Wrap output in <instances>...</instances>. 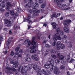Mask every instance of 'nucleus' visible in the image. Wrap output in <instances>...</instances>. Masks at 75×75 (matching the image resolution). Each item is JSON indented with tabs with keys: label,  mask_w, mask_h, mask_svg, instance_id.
I'll return each instance as SVG.
<instances>
[{
	"label": "nucleus",
	"mask_w": 75,
	"mask_h": 75,
	"mask_svg": "<svg viewBox=\"0 0 75 75\" xmlns=\"http://www.w3.org/2000/svg\"><path fill=\"white\" fill-rule=\"evenodd\" d=\"M37 65L35 64H34L33 66V68L34 70H35L37 69Z\"/></svg>",
	"instance_id": "25"
},
{
	"label": "nucleus",
	"mask_w": 75,
	"mask_h": 75,
	"mask_svg": "<svg viewBox=\"0 0 75 75\" xmlns=\"http://www.w3.org/2000/svg\"><path fill=\"white\" fill-rule=\"evenodd\" d=\"M1 6H2L1 7L2 8H4V7H5V5L3 4V5H2Z\"/></svg>",
	"instance_id": "62"
},
{
	"label": "nucleus",
	"mask_w": 75,
	"mask_h": 75,
	"mask_svg": "<svg viewBox=\"0 0 75 75\" xmlns=\"http://www.w3.org/2000/svg\"><path fill=\"white\" fill-rule=\"evenodd\" d=\"M41 73L43 74H45V75H48V74H49V73H47V72H46V71H45V70L44 69L42 70Z\"/></svg>",
	"instance_id": "19"
},
{
	"label": "nucleus",
	"mask_w": 75,
	"mask_h": 75,
	"mask_svg": "<svg viewBox=\"0 0 75 75\" xmlns=\"http://www.w3.org/2000/svg\"><path fill=\"white\" fill-rule=\"evenodd\" d=\"M69 43V42H68V40H66L65 41V43L66 44H68Z\"/></svg>",
	"instance_id": "60"
},
{
	"label": "nucleus",
	"mask_w": 75,
	"mask_h": 75,
	"mask_svg": "<svg viewBox=\"0 0 75 75\" xmlns=\"http://www.w3.org/2000/svg\"><path fill=\"white\" fill-rule=\"evenodd\" d=\"M56 43V42L54 41L52 44V45L53 46H55V44Z\"/></svg>",
	"instance_id": "52"
},
{
	"label": "nucleus",
	"mask_w": 75,
	"mask_h": 75,
	"mask_svg": "<svg viewBox=\"0 0 75 75\" xmlns=\"http://www.w3.org/2000/svg\"><path fill=\"white\" fill-rule=\"evenodd\" d=\"M51 57L53 58H54V59H55V58H57V56L56 55L52 54L51 55Z\"/></svg>",
	"instance_id": "33"
},
{
	"label": "nucleus",
	"mask_w": 75,
	"mask_h": 75,
	"mask_svg": "<svg viewBox=\"0 0 75 75\" xmlns=\"http://www.w3.org/2000/svg\"><path fill=\"white\" fill-rule=\"evenodd\" d=\"M45 47H46V48H50V45L48 44H46L45 45Z\"/></svg>",
	"instance_id": "38"
},
{
	"label": "nucleus",
	"mask_w": 75,
	"mask_h": 75,
	"mask_svg": "<svg viewBox=\"0 0 75 75\" xmlns=\"http://www.w3.org/2000/svg\"><path fill=\"white\" fill-rule=\"evenodd\" d=\"M44 1V0H39V3H40V4H41V3H42Z\"/></svg>",
	"instance_id": "43"
},
{
	"label": "nucleus",
	"mask_w": 75,
	"mask_h": 75,
	"mask_svg": "<svg viewBox=\"0 0 75 75\" xmlns=\"http://www.w3.org/2000/svg\"><path fill=\"white\" fill-rule=\"evenodd\" d=\"M33 0H28V2L29 3H30L32 2Z\"/></svg>",
	"instance_id": "57"
},
{
	"label": "nucleus",
	"mask_w": 75,
	"mask_h": 75,
	"mask_svg": "<svg viewBox=\"0 0 75 75\" xmlns=\"http://www.w3.org/2000/svg\"><path fill=\"white\" fill-rule=\"evenodd\" d=\"M60 48H61L59 46L57 45V50H60Z\"/></svg>",
	"instance_id": "51"
},
{
	"label": "nucleus",
	"mask_w": 75,
	"mask_h": 75,
	"mask_svg": "<svg viewBox=\"0 0 75 75\" xmlns=\"http://www.w3.org/2000/svg\"><path fill=\"white\" fill-rule=\"evenodd\" d=\"M37 47V46H34L33 47H30L31 50H30V52L31 54H34V53H35L36 52V51H37V50L36 48Z\"/></svg>",
	"instance_id": "8"
},
{
	"label": "nucleus",
	"mask_w": 75,
	"mask_h": 75,
	"mask_svg": "<svg viewBox=\"0 0 75 75\" xmlns=\"http://www.w3.org/2000/svg\"><path fill=\"white\" fill-rule=\"evenodd\" d=\"M54 74L56 75H58L59 74V71H58V68L57 67H54Z\"/></svg>",
	"instance_id": "13"
},
{
	"label": "nucleus",
	"mask_w": 75,
	"mask_h": 75,
	"mask_svg": "<svg viewBox=\"0 0 75 75\" xmlns=\"http://www.w3.org/2000/svg\"><path fill=\"white\" fill-rule=\"evenodd\" d=\"M51 67L50 68V70L51 71H52L53 70H54L55 69V68H56L57 67H55L54 65V63H53V64H51Z\"/></svg>",
	"instance_id": "18"
},
{
	"label": "nucleus",
	"mask_w": 75,
	"mask_h": 75,
	"mask_svg": "<svg viewBox=\"0 0 75 75\" xmlns=\"http://www.w3.org/2000/svg\"><path fill=\"white\" fill-rule=\"evenodd\" d=\"M29 12L30 13V14L32 13L33 15V17H35V16H39V14H38V13H40V10H37V9H36L34 11H33V10L31 9L29 11Z\"/></svg>",
	"instance_id": "3"
},
{
	"label": "nucleus",
	"mask_w": 75,
	"mask_h": 75,
	"mask_svg": "<svg viewBox=\"0 0 75 75\" xmlns=\"http://www.w3.org/2000/svg\"><path fill=\"white\" fill-rule=\"evenodd\" d=\"M58 6L59 7V8H63L67 7H68V6L66 4H58Z\"/></svg>",
	"instance_id": "12"
},
{
	"label": "nucleus",
	"mask_w": 75,
	"mask_h": 75,
	"mask_svg": "<svg viewBox=\"0 0 75 75\" xmlns=\"http://www.w3.org/2000/svg\"><path fill=\"white\" fill-rule=\"evenodd\" d=\"M15 75H20V74H19V72H17V71L15 73Z\"/></svg>",
	"instance_id": "55"
},
{
	"label": "nucleus",
	"mask_w": 75,
	"mask_h": 75,
	"mask_svg": "<svg viewBox=\"0 0 75 75\" xmlns=\"http://www.w3.org/2000/svg\"><path fill=\"white\" fill-rule=\"evenodd\" d=\"M7 4L8 5H6L5 7V9L6 10H8H8H10V7H9V6L10 7H13L14 6V4H11V2H9L7 3Z\"/></svg>",
	"instance_id": "6"
},
{
	"label": "nucleus",
	"mask_w": 75,
	"mask_h": 75,
	"mask_svg": "<svg viewBox=\"0 0 75 75\" xmlns=\"http://www.w3.org/2000/svg\"><path fill=\"white\" fill-rule=\"evenodd\" d=\"M20 71L21 74H23V67L22 66H20L18 67V71Z\"/></svg>",
	"instance_id": "15"
},
{
	"label": "nucleus",
	"mask_w": 75,
	"mask_h": 75,
	"mask_svg": "<svg viewBox=\"0 0 75 75\" xmlns=\"http://www.w3.org/2000/svg\"><path fill=\"white\" fill-rule=\"evenodd\" d=\"M53 15H54V17L55 18H57V17H58V16L57 15V14H53Z\"/></svg>",
	"instance_id": "56"
},
{
	"label": "nucleus",
	"mask_w": 75,
	"mask_h": 75,
	"mask_svg": "<svg viewBox=\"0 0 75 75\" xmlns=\"http://www.w3.org/2000/svg\"><path fill=\"white\" fill-rule=\"evenodd\" d=\"M74 61H75V59H73V58H72L70 60L69 63L70 64H72V62H74Z\"/></svg>",
	"instance_id": "30"
},
{
	"label": "nucleus",
	"mask_w": 75,
	"mask_h": 75,
	"mask_svg": "<svg viewBox=\"0 0 75 75\" xmlns=\"http://www.w3.org/2000/svg\"><path fill=\"white\" fill-rule=\"evenodd\" d=\"M54 36L55 37H57L59 40H61L62 39L61 37H60V35L58 34V33H56L55 34Z\"/></svg>",
	"instance_id": "17"
},
{
	"label": "nucleus",
	"mask_w": 75,
	"mask_h": 75,
	"mask_svg": "<svg viewBox=\"0 0 75 75\" xmlns=\"http://www.w3.org/2000/svg\"><path fill=\"white\" fill-rule=\"evenodd\" d=\"M4 1H3L2 2V4H4V3H5V2H7V0H3Z\"/></svg>",
	"instance_id": "53"
},
{
	"label": "nucleus",
	"mask_w": 75,
	"mask_h": 75,
	"mask_svg": "<svg viewBox=\"0 0 75 75\" xmlns=\"http://www.w3.org/2000/svg\"><path fill=\"white\" fill-rule=\"evenodd\" d=\"M30 5L31 6H34V2H33V1H32L31 2H30Z\"/></svg>",
	"instance_id": "47"
},
{
	"label": "nucleus",
	"mask_w": 75,
	"mask_h": 75,
	"mask_svg": "<svg viewBox=\"0 0 75 75\" xmlns=\"http://www.w3.org/2000/svg\"><path fill=\"white\" fill-rule=\"evenodd\" d=\"M18 62L17 61H16L15 62V64L13 65V66L11 68L10 67H6V68L8 70H11L14 72H16L17 70L16 69L14 68H16L18 67Z\"/></svg>",
	"instance_id": "1"
},
{
	"label": "nucleus",
	"mask_w": 75,
	"mask_h": 75,
	"mask_svg": "<svg viewBox=\"0 0 75 75\" xmlns=\"http://www.w3.org/2000/svg\"><path fill=\"white\" fill-rule=\"evenodd\" d=\"M10 14L12 16H14L15 15V13L13 10L11 11L10 12Z\"/></svg>",
	"instance_id": "21"
},
{
	"label": "nucleus",
	"mask_w": 75,
	"mask_h": 75,
	"mask_svg": "<svg viewBox=\"0 0 75 75\" xmlns=\"http://www.w3.org/2000/svg\"><path fill=\"white\" fill-rule=\"evenodd\" d=\"M25 44H28V46H26L27 48H28L31 45V41L28 39H27L24 42Z\"/></svg>",
	"instance_id": "11"
},
{
	"label": "nucleus",
	"mask_w": 75,
	"mask_h": 75,
	"mask_svg": "<svg viewBox=\"0 0 75 75\" xmlns=\"http://www.w3.org/2000/svg\"><path fill=\"white\" fill-rule=\"evenodd\" d=\"M72 47V44L71 43H70L69 44V45H68L69 48H71V47Z\"/></svg>",
	"instance_id": "41"
},
{
	"label": "nucleus",
	"mask_w": 75,
	"mask_h": 75,
	"mask_svg": "<svg viewBox=\"0 0 75 75\" xmlns=\"http://www.w3.org/2000/svg\"><path fill=\"white\" fill-rule=\"evenodd\" d=\"M31 61V58L30 57H28L26 59H25V61L26 62H28Z\"/></svg>",
	"instance_id": "20"
},
{
	"label": "nucleus",
	"mask_w": 75,
	"mask_h": 75,
	"mask_svg": "<svg viewBox=\"0 0 75 75\" xmlns=\"http://www.w3.org/2000/svg\"><path fill=\"white\" fill-rule=\"evenodd\" d=\"M20 47H17L16 48L15 50L16 52H18L19 51V50H20Z\"/></svg>",
	"instance_id": "27"
},
{
	"label": "nucleus",
	"mask_w": 75,
	"mask_h": 75,
	"mask_svg": "<svg viewBox=\"0 0 75 75\" xmlns=\"http://www.w3.org/2000/svg\"><path fill=\"white\" fill-rule=\"evenodd\" d=\"M23 50H20L19 51V52L20 53H23Z\"/></svg>",
	"instance_id": "63"
},
{
	"label": "nucleus",
	"mask_w": 75,
	"mask_h": 75,
	"mask_svg": "<svg viewBox=\"0 0 75 75\" xmlns=\"http://www.w3.org/2000/svg\"><path fill=\"white\" fill-rule=\"evenodd\" d=\"M37 74V75H41V72L40 71V70L38 71Z\"/></svg>",
	"instance_id": "37"
},
{
	"label": "nucleus",
	"mask_w": 75,
	"mask_h": 75,
	"mask_svg": "<svg viewBox=\"0 0 75 75\" xmlns=\"http://www.w3.org/2000/svg\"><path fill=\"white\" fill-rule=\"evenodd\" d=\"M16 55H18V58H19V57H20L21 58L22 57V55H21V54H18V53H16Z\"/></svg>",
	"instance_id": "35"
},
{
	"label": "nucleus",
	"mask_w": 75,
	"mask_h": 75,
	"mask_svg": "<svg viewBox=\"0 0 75 75\" xmlns=\"http://www.w3.org/2000/svg\"><path fill=\"white\" fill-rule=\"evenodd\" d=\"M17 56L16 55L14 56V57H13V59H17Z\"/></svg>",
	"instance_id": "50"
},
{
	"label": "nucleus",
	"mask_w": 75,
	"mask_h": 75,
	"mask_svg": "<svg viewBox=\"0 0 75 75\" xmlns=\"http://www.w3.org/2000/svg\"><path fill=\"white\" fill-rule=\"evenodd\" d=\"M60 31V29L59 28H57L56 29V31L57 33H59Z\"/></svg>",
	"instance_id": "40"
},
{
	"label": "nucleus",
	"mask_w": 75,
	"mask_h": 75,
	"mask_svg": "<svg viewBox=\"0 0 75 75\" xmlns=\"http://www.w3.org/2000/svg\"><path fill=\"white\" fill-rule=\"evenodd\" d=\"M50 52L52 54H55V53H56V52H55V50H50Z\"/></svg>",
	"instance_id": "32"
},
{
	"label": "nucleus",
	"mask_w": 75,
	"mask_h": 75,
	"mask_svg": "<svg viewBox=\"0 0 75 75\" xmlns=\"http://www.w3.org/2000/svg\"><path fill=\"white\" fill-rule=\"evenodd\" d=\"M31 6V4H26L25 5V7L26 8H30V7Z\"/></svg>",
	"instance_id": "23"
},
{
	"label": "nucleus",
	"mask_w": 75,
	"mask_h": 75,
	"mask_svg": "<svg viewBox=\"0 0 75 75\" xmlns=\"http://www.w3.org/2000/svg\"><path fill=\"white\" fill-rule=\"evenodd\" d=\"M61 54L59 53H58L57 55V57H58V58H59L60 57V56H61Z\"/></svg>",
	"instance_id": "49"
},
{
	"label": "nucleus",
	"mask_w": 75,
	"mask_h": 75,
	"mask_svg": "<svg viewBox=\"0 0 75 75\" xmlns=\"http://www.w3.org/2000/svg\"><path fill=\"white\" fill-rule=\"evenodd\" d=\"M10 63L11 64H15V62H14V60L13 59H12L11 60Z\"/></svg>",
	"instance_id": "29"
},
{
	"label": "nucleus",
	"mask_w": 75,
	"mask_h": 75,
	"mask_svg": "<svg viewBox=\"0 0 75 75\" xmlns=\"http://www.w3.org/2000/svg\"><path fill=\"white\" fill-rule=\"evenodd\" d=\"M52 26L53 27V29H55L56 28H57V26L55 25H53Z\"/></svg>",
	"instance_id": "54"
},
{
	"label": "nucleus",
	"mask_w": 75,
	"mask_h": 75,
	"mask_svg": "<svg viewBox=\"0 0 75 75\" xmlns=\"http://www.w3.org/2000/svg\"><path fill=\"white\" fill-rule=\"evenodd\" d=\"M71 22H72V21L70 19L65 20L63 23V25L64 27H68V24H69L70 23H71Z\"/></svg>",
	"instance_id": "7"
},
{
	"label": "nucleus",
	"mask_w": 75,
	"mask_h": 75,
	"mask_svg": "<svg viewBox=\"0 0 75 75\" xmlns=\"http://www.w3.org/2000/svg\"><path fill=\"white\" fill-rule=\"evenodd\" d=\"M45 7V5L44 4H42L41 6V8H44Z\"/></svg>",
	"instance_id": "45"
},
{
	"label": "nucleus",
	"mask_w": 75,
	"mask_h": 75,
	"mask_svg": "<svg viewBox=\"0 0 75 75\" xmlns=\"http://www.w3.org/2000/svg\"><path fill=\"white\" fill-rule=\"evenodd\" d=\"M3 41V38L2 37H1L0 38V41Z\"/></svg>",
	"instance_id": "64"
},
{
	"label": "nucleus",
	"mask_w": 75,
	"mask_h": 75,
	"mask_svg": "<svg viewBox=\"0 0 75 75\" xmlns=\"http://www.w3.org/2000/svg\"><path fill=\"white\" fill-rule=\"evenodd\" d=\"M53 40L54 41H57V40H59L58 39V38H57V37H55L54 38H53Z\"/></svg>",
	"instance_id": "36"
},
{
	"label": "nucleus",
	"mask_w": 75,
	"mask_h": 75,
	"mask_svg": "<svg viewBox=\"0 0 75 75\" xmlns=\"http://www.w3.org/2000/svg\"><path fill=\"white\" fill-rule=\"evenodd\" d=\"M28 70L29 71H30L31 70H32V69L30 67H29V69H28V67L27 66L24 67V69H23V74H24V73L25 72H27Z\"/></svg>",
	"instance_id": "10"
},
{
	"label": "nucleus",
	"mask_w": 75,
	"mask_h": 75,
	"mask_svg": "<svg viewBox=\"0 0 75 75\" xmlns=\"http://www.w3.org/2000/svg\"><path fill=\"white\" fill-rule=\"evenodd\" d=\"M64 31L66 33H69V29L67 28L64 27L63 28Z\"/></svg>",
	"instance_id": "22"
},
{
	"label": "nucleus",
	"mask_w": 75,
	"mask_h": 75,
	"mask_svg": "<svg viewBox=\"0 0 75 75\" xmlns=\"http://www.w3.org/2000/svg\"><path fill=\"white\" fill-rule=\"evenodd\" d=\"M34 6H35L33 7V9L35 10V9H36V7H38V6H39V4H38V3L35 2L34 4Z\"/></svg>",
	"instance_id": "16"
},
{
	"label": "nucleus",
	"mask_w": 75,
	"mask_h": 75,
	"mask_svg": "<svg viewBox=\"0 0 75 75\" xmlns=\"http://www.w3.org/2000/svg\"><path fill=\"white\" fill-rule=\"evenodd\" d=\"M60 68L61 69L63 70L64 69H65V66L63 65H62L60 67Z\"/></svg>",
	"instance_id": "31"
},
{
	"label": "nucleus",
	"mask_w": 75,
	"mask_h": 75,
	"mask_svg": "<svg viewBox=\"0 0 75 75\" xmlns=\"http://www.w3.org/2000/svg\"><path fill=\"white\" fill-rule=\"evenodd\" d=\"M31 18V15L28 14L27 18H25L23 20V21L24 22L27 21L28 22V24H31V23H32L31 21V20H30Z\"/></svg>",
	"instance_id": "4"
},
{
	"label": "nucleus",
	"mask_w": 75,
	"mask_h": 75,
	"mask_svg": "<svg viewBox=\"0 0 75 75\" xmlns=\"http://www.w3.org/2000/svg\"><path fill=\"white\" fill-rule=\"evenodd\" d=\"M54 61L51 59H49L48 61L46 62V64L44 65L45 68L48 69L50 68V65H54Z\"/></svg>",
	"instance_id": "2"
},
{
	"label": "nucleus",
	"mask_w": 75,
	"mask_h": 75,
	"mask_svg": "<svg viewBox=\"0 0 75 75\" xmlns=\"http://www.w3.org/2000/svg\"><path fill=\"white\" fill-rule=\"evenodd\" d=\"M5 21V25L7 27H10L11 25V23L10 21L8 20L7 19H4Z\"/></svg>",
	"instance_id": "5"
},
{
	"label": "nucleus",
	"mask_w": 75,
	"mask_h": 75,
	"mask_svg": "<svg viewBox=\"0 0 75 75\" xmlns=\"http://www.w3.org/2000/svg\"><path fill=\"white\" fill-rule=\"evenodd\" d=\"M61 41H58L57 42V45H58V46H59V45H61Z\"/></svg>",
	"instance_id": "46"
},
{
	"label": "nucleus",
	"mask_w": 75,
	"mask_h": 75,
	"mask_svg": "<svg viewBox=\"0 0 75 75\" xmlns=\"http://www.w3.org/2000/svg\"><path fill=\"white\" fill-rule=\"evenodd\" d=\"M64 58V56L61 55L59 57V59H56L55 61V63L57 64H58L60 60H62Z\"/></svg>",
	"instance_id": "9"
},
{
	"label": "nucleus",
	"mask_w": 75,
	"mask_h": 75,
	"mask_svg": "<svg viewBox=\"0 0 75 75\" xmlns=\"http://www.w3.org/2000/svg\"><path fill=\"white\" fill-rule=\"evenodd\" d=\"M0 11H1L2 12H3L4 11H5V10H4V9L2 8H0Z\"/></svg>",
	"instance_id": "48"
},
{
	"label": "nucleus",
	"mask_w": 75,
	"mask_h": 75,
	"mask_svg": "<svg viewBox=\"0 0 75 75\" xmlns=\"http://www.w3.org/2000/svg\"><path fill=\"white\" fill-rule=\"evenodd\" d=\"M14 55V53L13 51H11V53L10 55L11 56H13Z\"/></svg>",
	"instance_id": "44"
},
{
	"label": "nucleus",
	"mask_w": 75,
	"mask_h": 75,
	"mask_svg": "<svg viewBox=\"0 0 75 75\" xmlns=\"http://www.w3.org/2000/svg\"><path fill=\"white\" fill-rule=\"evenodd\" d=\"M9 33L10 34H12V32H11V30H9Z\"/></svg>",
	"instance_id": "59"
},
{
	"label": "nucleus",
	"mask_w": 75,
	"mask_h": 75,
	"mask_svg": "<svg viewBox=\"0 0 75 75\" xmlns=\"http://www.w3.org/2000/svg\"><path fill=\"white\" fill-rule=\"evenodd\" d=\"M18 11L19 13H20V12H21V10H20V9L18 8Z\"/></svg>",
	"instance_id": "58"
},
{
	"label": "nucleus",
	"mask_w": 75,
	"mask_h": 75,
	"mask_svg": "<svg viewBox=\"0 0 75 75\" xmlns=\"http://www.w3.org/2000/svg\"><path fill=\"white\" fill-rule=\"evenodd\" d=\"M9 13L6 12L5 14V16L6 17H8L9 16Z\"/></svg>",
	"instance_id": "39"
},
{
	"label": "nucleus",
	"mask_w": 75,
	"mask_h": 75,
	"mask_svg": "<svg viewBox=\"0 0 75 75\" xmlns=\"http://www.w3.org/2000/svg\"><path fill=\"white\" fill-rule=\"evenodd\" d=\"M59 34L60 35H62L64 34V32L62 31H60Z\"/></svg>",
	"instance_id": "42"
},
{
	"label": "nucleus",
	"mask_w": 75,
	"mask_h": 75,
	"mask_svg": "<svg viewBox=\"0 0 75 75\" xmlns=\"http://www.w3.org/2000/svg\"><path fill=\"white\" fill-rule=\"evenodd\" d=\"M59 46L61 49H64L65 48V45L62 43H61V45Z\"/></svg>",
	"instance_id": "24"
},
{
	"label": "nucleus",
	"mask_w": 75,
	"mask_h": 75,
	"mask_svg": "<svg viewBox=\"0 0 75 75\" xmlns=\"http://www.w3.org/2000/svg\"><path fill=\"white\" fill-rule=\"evenodd\" d=\"M37 55L36 54H34L32 56V58L33 59H35L36 61H38V58L37 57Z\"/></svg>",
	"instance_id": "14"
},
{
	"label": "nucleus",
	"mask_w": 75,
	"mask_h": 75,
	"mask_svg": "<svg viewBox=\"0 0 75 75\" xmlns=\"http://www.w3.org/2000/svg\"><path fill=\"white\" fill-rule=\"evenodd\" d=\"M47 42V41L45 40H44L43 41V43H44V44H46V42Z\"/></svg>",
	"instance_id": "61"
},
{
	"label": "nucleus",
	"mask_w": 75,
	"mask_h": 75,
	"mask_svg": "<svg viewBox=\"0 0 75 75\" xmlns=\"http://www.w3.org/2000/svg\"><path fill=\"white\" fill-rule=\"evenodd\" d=\"M31 43L32 45L33 46L35 45H36V44H37V43L34 41H32V42Z\"/></svg>",
	"instance_id": "28"
},
{
	"label": "nucleus",
	"mask_w": 75,
	"mask_h": 75,
	"mask_svg": "<svg viewBox=\"0 0 75 75\" xmlns=\"http://www.w3.org/2000/svg\"><path fill=\"white\" fill-rule=\"evenodd\" d=\"M54 1L55 3H57V5L58 6V4H61V2L60 1H59L58 0H54Z\"/></svg>",
	"instance_id": "26"
},
{
	"label": "nucleus",
	"mask_w": 75,
	"mask_h": 75,
	"mask_svg": "<svg viewBox=\"0 0 75 75\" xmlns=\"http://www.w3.org/2000/svg\"><path fill=\"white\" fill-rule=\"evenodd\" d=\"M62 38L63 40H67V37L66 35H64L63 37H62Z\"/></svg>",
	"instance_id": "34"
}]
</instances>
